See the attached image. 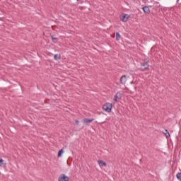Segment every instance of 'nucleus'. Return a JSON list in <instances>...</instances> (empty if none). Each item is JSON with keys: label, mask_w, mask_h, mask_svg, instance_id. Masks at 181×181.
<instances>
[{"label": "nucleus", "mask_w": 181, "mask_h": 181, "mask_svg": "<svg viewBox=\"0 0 181 181\" xmlns=\"http://www.w3.org/2000/svg\"><path fill=\"white\" fill-rule=\"evenodd\" d=\"M153 6H155V8H159V6H160V4H159V2H154Z\"/></svg>", "instance_id": "ddd939ff"}, {"label": "nucleus", "mask_w": 181, "mask_h": 181, "mask_svg": "<svg viewBox=\"0 0 181 181\" xmlns=\"http://www.w3.org/2000/svg\"><path fill=\"white\" fill-rule=\"evenodd\" d=\"M93 121H94V118H92V119L85 118V119H83V123L84 124H89L90 122H93Z\"/></svg>", "instance_id": "0eeeda50"}, {"label": "nucleus", "mask_w": 181, "mask_h": 181, "mask_svg": "<svg viewBox=\"0 0 181 181\" xmlns=\"http://www.w3.org/2000/svg\"><path fill=\"white\" fill-rule=\"evenodd\" d=\"M54 60H60V59H62V57L60 56V54H56L54 56Z\"/></svg>", "instance_id": "9b49d317"}, {"label": "nucleus", "mask_w": 181, "mask_h": 181, "mask_svg": "<svg viewBox=\"0 0 181 181\" xmlns=\"http://www.w3.org/2000/svg\"><path fill=\"white\" fill-rule=\"evenodd\" d=\"M140 69L142 71L149 69V64L148 59L143 61L140 64Z\"/></svg>", "instance_id": "f257e3e1"}, {"label": "nucleus", "mask_w": 181, "mask_h": 181, "mask_svg": "<svg viewBox=\"0 0 181 181\" xmlns=\"http://www.w3.org/2000/svg\"><path fill=\"white\" fill-rule=\"evenodd\" d=\"M63 149H61L58 152V157L59 158V156H62V154H63Z\"/></svg>", "instance_id": "dca6fc26"}, {"label": "nucleus", "mask_w": 181, "mask_h": 181, "mask_svg": "<svg viewBox=\"0 0 181 181\" xmlns=\"http://www.w3.org/2000/svg\"><path fill=\"white\" fill-rule=\"evenodd\" d=\"M4 165V159L0 158V166H2Z\"/></svg>", "instance_id": "f3484780"}, {"label": "nucleus", "mask_w": 181, "mask_h": 181, "mask_svg": "<svg viewBox=\"0 0 181 181\" xmlns=\"http://www.w3.org/2000/svg\"><path fill=\"white\" fill-rule=\"evenodd\" d=\"M75 122H76V125H78V124H80V122L78 120H76Z\"/></svg>", "instance_id": "a211bd4d"}, {"label": "nucleus", "mask_w": 181, "mask_h": 181, "mask_svg": "<svg viewBox=\"0 0 181 181\" xmlns=\"http://www.w3.org/2000/svg\"><path fill=\"white\" fill-rule=\"evenodd\" d=\"M52 40L54 43H57V37H56V35H52Z\"/></svg>", "instance_id": "f8f14e48"}, {"label": "nucleus", "mask_w": 181, "mask_h": 181, "mask_svg": "<svg viewBox=\"0 0 181 181\" xmlns=\"http://www.w3.org/2000/svg\"><path fill=\"white\" fill-rule=\"evenodd\" d=\"M76 1H80V0H76Z\"/></svg>", "instance_id": "6ab92c4d"}, {"label": "nucleus", "mask_w": 181, "mask_h": 181, "mask_svg": "<svg viewBox=\"0 0 181 181\" xmlns=\"http://www.w3.org/2000/svg\"><path fill=\"white\" fill-rule=\"evenodd\" d=\"M98 163L100 166H105V167H107V163L104 162L103 160H98Z\"/></svg>", "instance_id": "6e6552de"}, {"label": "nucleus", "mask_w": 181, "mask_h": 181, "mask_svg": "<svg viewBox=\"0 0 181 181\" xmlns=\"http://www.w3.org/2000/svg\"><path fill=\"white\" fill-rule=\"evenodd\" d=\"M130 18V15L123 14L122 16L120 17V21H122V22H128V19H129Z\"/></svg>", "instance_id": "20e7f679"}, {"label": "nucleus", "mask_w": 181, "mask_h": 181, "mask_svg": "<svg viewBox=\"0 0 181 181\" xmlns=\"http://www.w3.org/2000/svg\"><path fill=\"white\" fill-rule=\"evenodd\" d=\"M149 8H152V6H144L142 8L143 12H144V13H146V15H149V13H151V9H149Z\"/></svg>", "instance_id": "39448f33"}, {"label": "nucleus", "mask_w": 181, "mask_h": 181, "mask_svg": "<svg viewBox=\"0 0 181 181\" xmlns=\"http://www.w3.org/2000/svg\"><path fill=\"white\" fill-rule=\"evenodd\" d=\"M118 95H119V92H117L114 96V104H115V103H118Z\"/></svg>", "instance_id": "9d476101"}, {"label": "nucleus", "mask_w": 181, "mask_h": 181, "mask_svg": "<svg viewBox=\"0 0 181 181\" xmlns=\"http://www.w3.org/2000/svg\"><path fill=\"white\" fill-rule=\"evenodd\" d=\"M70 178L65 174H61L58 177V181H69Z\"/></svg>", "instance_id": "7ed1b4c3"}, {"label": "nucleus", "mask_w": 181, "mask_h": 181, "mask_svg": "<svg viewBox=\"0 0 181 181\" xmlns=\"http://www.w3.org/2000/svg\"><path fill=\"white\" fill-rule=\"evenodd\" d=\"M176 176H177V179L181 181V173H177Z\"/></svg>", "instance_id": "2eb2a0df"}, {"label": "nucleus", "mask_w": 181, "mask_h": 181, "mask_svg": "<svg viewBox=\"0 0 181 181\" xmlns=\"http://www.w3.org/2000/svg\"><path fill=\"white\" fill-rule=\"evenodd\" d=\"M103 110L106 112H111L112 110V103H106L103 105Z\"/></svg>", "instance_id": "f03ea898"}, {"label": "nucleus", "mask_w": 181, "mask_h": 181, "mask_svg": "<svg viewBox=\"0 0 181 181\" xmlns=\"http://www.w3.org/2000/svg\"><path fill=\"white\" fill-rule=\"evenodd\" d=\"M121 39V35H119V33H116V40H119Z\"/></svg>", "instance_id": "4468645a"}, {"label": "nucleus", "mask_w": 181, "mask_h": 181, "mask_svg": "<svg viewBox=\"0 0 181 181\" xmlns=\"http://www.w3.org/2000/svg\"><path fill=\"white\" fill-rule=\"evenodd\" d=\"M165 136L167 138V139H169L170 138V134L169 133V131L168 129H165V132H163Z\"/></svg>", "instance_id": "1a4fd4ad"}, {"label": "nucleus", "mask_w": 181, "mask_h": 181, "mask_svg": "<svg viewBox=\"0 0 181 181\" xmlns=\"http://www.w3.org/2000/svg\"><path fill=\"white\" fill-rule=\"evenodd\" d=\"M127 80H128V78H127V76L125 75L122 76L120 78V83L125 84V83H127Z\"/></svg>", "instance_id": "423d86ee"}]
</instances>
